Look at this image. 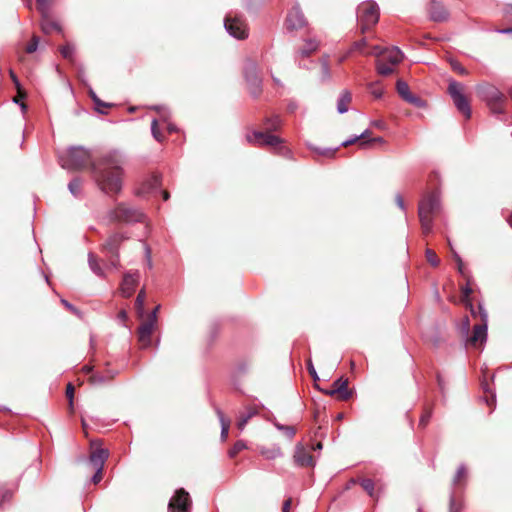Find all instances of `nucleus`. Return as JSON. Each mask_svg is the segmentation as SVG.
Segmentation results:
<instances>
[{"instance_id":"f257e3e1","label":"nucleus","mask_w":512,"mask_h":512,"mask_svg":"<svg viewBox=\"0 0 512 512\" xmlns=\"http://www.w3.org/2000/svg\"><path fill=\"white\" fill-rule=\"evenodd\" d=\"M123 155L110 151L102 155L97 161L91 163L93 178L101 191L106 194H119L122 190Z\"/></svg>"},{"instance_id":"f03ea898","label":"nucleus","mask_w":512,"mask_h":512,"mask_svg":"<svg viewBox=\"0 0 512 512\" xmlns=\"http://www.w3.org/2000/svg\"><path fill=\"white\" fill-rule=\"evenodd\" d=\"M90 161V151L83 147H71L59 156L61 167L71 171L84 168Z\"/></svg>"},{"instance_id":"7ed1b4c3","label":"nucleus","mask_w":512,"mask_h":512,"mask_svg":"<svg viewBox=\"0 0 512 512\" xmlns=\"http://www.w3.org/2000/svg\"><path fill=\"white\" fill-rule=\"evenodd\" d=\"M440 209V197L437 193H431L425 197L419 204L418 214L422 230L425 234L432 231V215Z\"/></svg>"},{"instance_id":"20e7f679","label":"nucleus","mask_w":512,"mask_h":512,"mask_svg":"<svg viewBox=\"0 0 512 512\" xmlns=\"http://www.w3.org/2000/svg\"><path fill=\"white\" fill-rule=\"evenodd\" d=\"M357 11L362 33L369 30L379 20V7L376 2H362Z\"/></svg>"},{"instance_id":"39448f33","label":"nucleus","mask_w":512,"mask_h":512,"mask_svg":"<svg viewBox=\"0 0 512 512\" xmlns=\"http://www.w3.org/2000/svg\"><path fill=\"white\" fill-rule=\"evenodd\" d=\"M463 90L464 86L461 83L455 80H450L448 92L453 100L454 105L458 111L461 112L466 118H470L471 108L466 96L463 93Z\"/></svg>"},{"instance_id":"423d86ee","label":"nucleus","mask_w":512,"mask_h":512,"mask_svg":"<svg viewBox=\"0 0 512 512\" xmlns=\"http://www.w3.org/2000/svg\"><path fill=\"white\" fill-rule=\"evenodd\" d=\"M109 217L115 221L130 223L140 221L143 218V213L134 207L120 203L110 211Z\"/></svg>"},{"instance_id":"0eeeda50","label":"nucleus","mask_w":512,"mask_h":512,"mask_svg":"<svg viewBox=\"0 0 512 512\" xmlns=\"http://www.w3.org/2000/svg\"><path fill=\"white\" fill-rule=\"evenodd\" d=\"M190 509L191 499L189 493L183 488L178 489L169 501L168 512H190Z\"/></svg>"},{"instance_id":"6e6552de","label":"nucleus","mask_w":512,"mask_h":512,"mask_svg":"<svg viewBox=\"0 0 512 512\" xmlns=\"http://www.w3.org/2000/svg\"><path fill=\"white\" fill-rule=\"evenodd\" d=\"M478 312L481 316L482 323L477 324L473 328V334L468 338L467 342L471 345L476 346L478 343L482 344L487 339V319L488 315L484 307L480 304L478 306Z\"/></svg>"},{"instance_id":"1a4fd4ad","label":"nucleus","mask_w":512,"mask_h":512,"mask_svg":"<svg viewBox=\"0 0 512 512\" xmlns=\"http://www.w3.org/2000/svg\"><path fill=\"white\" fill-rule=\"evenodd\" d=\"M478 96L489 105H497L503 99V94L489 83H482L476 86Z\"/></svg>"},{"instance_id":"9d476101","label":"nucleus","mask_w":512,"mask_h":512,"mask_svg":"<svg viewBox=\"0 0 512 512\" xmlns=\"http://www.w3.org/2000/svg\"><path fill=\"white\" fill-rule=\"evenodd\" d=\"M155 314L148 315V317L142 322L138 328V340L143 348L150 346L151 335L156 327Z\"/></svg>"},{"instance_id":"9b49d317","label":"nucleus","mask_w":512,"mask_h":512,"mask_svg":"<svg viewBox=\"0 0 512 512\" xmlns=\"http://www.w3.org/2000/svg\"><path fill=\"white\" fill-rule=\"evenodd\" d=\"M226 31L234 38L242 40L248 37L245 23L238 17H227L224 22Z\"/></svg>"},{"instance_id":"f8f14e48","label":"nucleus","mask_w":512,"mask_h":512,"mask_svg":"<svg viewBox=\"0 0 512 512\" xmlns=\"http://www.w3.org/2000/svg\"><path fill=\"white\" fill-rule=\"evenodd\" d=\"M246 140L248 143L253 145H266V146H277L282 141L279 137L264 133L260 131H253L252 133L246 134Z\"/></svg>"},{"instance_id":"ddd939ff","label":"nucleus","mask_w":512,"mask_h":512,"mask_svg":"<svg viewBox=\"0 0 512 512\" xmlns=\"http://www.w3.org/2000/svg\"><path fill=\"white\" fill-rule=\"evenodd\" d=\"M285 25L290 31L301 29L306 25L305 16L298 5L288 12Z\"/></svg>"},{"instance_id":"4468645a","label":"nucleus","mask_w":512,"mask_h":512,"mask_svg":"<svg viewBox=\"0 0 512 512\" xmlns=\"http://www.w3.org/2000/svg\"><path fill=\"white\" fill-rule=\"evenodd\" d=\"M129 237L124 233H114L108 237V239L103 244V249L107 253L114 256L116 259L118 258L119 247L121 243L127 240Z\"/></svg>"},{"instance_id":"2eb2a0df","label":"nucleus","mask_w":512,"mask_h":512,"mask_svg":"<svg viewBox=\"0 0 512 512\" xmlns=\"http://www.w3.org/2000/svg\"><path fill=\"white\" fill-rule=\"evenodd\" d=\"M140 275L139 272H129L124 275L122 284H121V292L125 297H130L138 284Z\"/></svg>"},{"instance_id":"dca6fc26","label":"nucleus","mask_w":512,"mask_h":512,"mask_svg":"<svg viewBox=\"0 0 512 512\" xmlns=\"http://www.w3.org/2000/svg\"><path fill=\"white\" fill-rule=\"evenodd\" d=\"M427 11L430 19L435 22L445 21L449 17V12L443 2H431Z\"/></svg>"},{"instance_id":"f3484780","label":"nucleus","mask_w":512,"mask_h":512,"mask_svg":"<svg viewBox=\"0 0 512 512\" xmlns=\"http://www.w3.org/2000/svg\"><path fill=\"white\" fill-rule=\"evenodd\" d=\"M294 461L296 465L302 467L314 466L313 457L309 454L302 443H298L294 451Z\"/></svg>"},{"instance_id":"a211bd4d","label":"nucleus","mask_w":512,"mask_h":512,"mask_svg":"<svg viewBox=\"0 0 512 512\" xmlns=\"http://www.w3.org/2000/svg\"><path fill=\"white\" fill-rule=\"evenodd\" d=\"M245 78L250 85L251 93L254 96H257L261 91V80L257 76L256 66L254 64H251L246 68Z\"/></svg>"},{"instance_id":"6ab92c4d","label":"nucleus","mask_w":512,"mask_h":512,"mask_svg":"<svg viewBox=\"0 0 512 512\" xmlns=\"http://www.w3.org/2000/svg\"><path fill=\"white\" fill-rule=\"evenodd\" d=\"M328 395L338 394L341 400H348L352 393L348 390V380L339 378L333 383V389L327 391Z\"/></svg>"},{"instance_id":"aec40b11","label":"nucleus","mask_w":512,"mask_h":512,"mask_svg":"<svg viewBox=\"0 0 512 512\" xmlns=\"http://www.w3.org/2000/svg\"><path fill=\"white\" fill-rule=\"evenodd\" d=\"M404 58L403 52L398 47L386 48L382 54L383 61L388 62L392 66L399 64Z\"/></svg>"},{"instance_id":"412c9836","label":"nucleus","mask_w":512,"mask_h":512,"mask_svg":"<svg viewBox=\"0 0 512 512\" xmlns=\"http://www.w3.org/2000/svg\"><path fill=\"white\" fill-rule=\"evenodd\" d=\"M319 48V42L316 39H307L303 47L299 48L295 53V59L305 58L316 52Z\"/></svg>"},{"instance_id":"4be33fe9","label":"nucleus","mask_w":512,"mask_h":512,"mask_svg":"<svg viewBox=\"0 0 512 512\" xmlns=\"http://www.w3.org/2000/svg\"><path fill=\"white\" fill-rule=\"evenodd\" d=\"M109 452L104 448H96L90 455L89 461L93 468H103Z\"/></svg>"},{"instance_id":"5701e85b","label":"nucleus","mask_w":512,"mask_h":512,"mask_svg":"<svg viewBox=\"0 0 512 512\" xmlns=\"http://www.w3.org/2000/svg\"><path fill=\"white\" fill-rule=\"evenodd\" d=\"M352 96L351 93L347 90H344L337 101V111L340 114H343L348 111V104L351 102Z\"/></svg>"},{"instance_id":"b1692460","label":"nucleus","mask_w":512,"mask_h":512,"mask_svg":"<svg viewBox=\"0 0 512 512\" xmlns=\"http://www.w3.org/2000/svg\"><path fill=\"white\" fill-rule=\"evenodd\" d=\"M115 374L113 371H107L105 374H93L89 380L93 385H102L112 380Z\"/></svg>"},{"instance_id":"393cba45","label":"nucleus","mask_w":512,"mask_h":512,"mask_svg":"<svg viewBox=\"0 0 512 512\" xmlns=\"http://www.w3.org/2000/svg\"><path fill=\"white\" fill-rule=\"evenodd\" d=\"M258 413L257 409L255 407H248L247 411L245 413H242L239 416L237 427L242 431L244 430L246 424L248 421Z\"/></svg>"},{"instance_id":"a878e982","label":"nucleus","mask_w":512,"mask_h":512,"mask_svg":"<svg viewBox=\"0 0 512 512\" xmlns=\"http://www.w3.org/2000/svg\"><path fill=\"white\" fill-rule=\"evenodd\" d=\"M41 28H42V31L46 34H49L53 31H59V32L61 31L60 25L56 21H54L46 16L43 18V20L41 22Z\"/></svg>"},{"instance_id":"bb28decb","label":"nucleus","mask_w":512,"mask_h":512,"mask_svg":"<svg viewBox=\"0 0 512 512\" xmlns=\"http://www.w3.org/2000/svg\"><path fill=\"white\" fill-rule=\"evenodd\" d=\"M376 69L377 72L382 76H388L394 72V66L386 61H383V59L376 60Z\"/></svg>"},{"instance_id":"cd10ccee","label":"nucleus","mask_w":512,"mask_h":512,"mask_svg":"<svg viewBox=\"0 0 512 512\" xmlns=\"http://www.w3.org/2000/svg\"><path fill=\"white\" fill-rule=\"evenodd\" d=\"M260 453L263 457H265L268 460H273L282 456V451L278 446H274L272 448L262 447L260 448Z\"/></svg>"},{"instance_id":"c85d7f7f","label":"nucleus","mask_w":512,"mask_h":512,"mask_svg":"<svg viewBox=\"0 0 512 512\" xmlns=\"http://www.w3.org/2000/svg\"><path fill=\"white\" fill-rule=\"evenodd\" d=\"M216 413L221 424V438L222 440H225L228 436L230 421L225 418L223 412L220 409H216Z\"/></svg>"},{"instance_id":"c756f323","label":"nucleus","mask_w":512,"mask_h":512,"mask_svg":"<svg viewBox=\"0 0 512 512\" xmlns=\"http://www.w3.org/2000/svg\"><path fill=\"white\" fill-rule=\"evenodd\" d=\"M145 298H146V294H145L144 290H141L138 293L137 298L135 300L136 312H137L138 317L141 319L144 317V314H145V309H144Z\"/></svg>"},{"instance_id":"7c9ffc66","label":"nucleus","mask_w":512,"mask_h":512,"mask_svg":"<svg viewBox=\"0 0 512 512\" xmlns=\"http://www.w3.org/2000/svg\"><path fill=\"white\" fill-rule=\"evenodd\" d=\"M321 64V81L325 82L331 78L330 66L328 56H323L320 59Z\"/></svg>"},{"instance_id":"2f4dec72","label":"nucleus","mask_w":512,"mask_h":512,"mask_svg":"<svg viewBox=\"0 0 512 512\" xmlns=\"http://www.w3.org/2000/svg\"><path fill=\"white\" fill-rule=\"evenodd\" d=\"M281 126V119L279 116H272L265 121V128L268 131L277 130Z\"/></svg>"},{"instance_id":"473e14b6","label":"nucleus","mask_w":512,"mask_h":512,"mask_svg":"<svg viewBox=\"0 0 512 512\" xmlns=\"http://www.w3.org/2000/svg\"><path fill=\"white\" fill-rule=\"evenodd\" d=\"M397 92L399 95L406 101L409 95L412 93L410 92L409 86L406 82L399 80L397 82Z\"/></svg>"},{"instance_id":"72a5a7b5","label":"nucleus","mask_w":512,"mask_h":512,"mask_svg":"<svg viewBox=\"0 0 512 512\" xmlns=\"http://www.w3.org/2000/svg\"><path fill=\"white\" fill-rule=\"evenodd\" d=\"M88 263H89V267L90 269L98 276H102L103 275V270L101 269V267L99 266L98 262H97V259L96 257L90 253L89 256H88Z\"/></svg>"},{"instance_id":"f704fd0d","label":"nucleus","mask_w":512,"mask_h":512,"mask_svg":"<svg viewBox=\"0 0 512 512\" xmlns=\"http://www.w3.org/2000/svg\"><path fill=\"white\" fill-rule=\"evenodd\" d=\"M68 189L73 196H79L81 193V180L79 178L71 180L68 184Z\"/></svg>"},{"instance_id":"c9c22d12","label":"nucleus","mask_w":512,"mask_h":512,"mask_svg":"<svg viewBox=\"0 0 512 512\" xmlns=\"http://www.w3.org/2000/svg\"><path fill=\"white\" fill-rule=\"evenodd\" d=\"M274 426L289 439H292L296 433L295 428L293 426L282 425L278 422H275Z\"/></svg>"},{"instance_id":"e433bc0d","label":"nucleus","mask_w":512,"mask_h":512,"mask_svg":"<svg viewBox=\"0 0 512 512\" xmlns=\"http://www.w3.org/2000/svg\"><path fill=\"white\" fill-rule=\"evenodd\" d=\"M75 52V47L71 43H67L60 48L61 55L68 60H73V55Z\"/></svg>"},{"instance_id":"4c0bfd02","label":"nucleus","mask_w":512,"mask_h":512,"mask_svg":"<svg viewBox=\"0 0 512 512\" xmlns=\"http://www.w3.org/2000/svg\"><path fill=\"white\" fill-rule=\"evenodd\" d=\"M361 486L369 494V496L372 498L375 497L374 482L371 479H363L361 481Z\"/></svg>"},{"instance_id":"58836bf2","label":"nucleus","mask_w":512,"mask_h":512,"mask_svg":"<svg viewBox=\"0 0 512 512\" xmlns=\"http://www.w3.org/2000/svg\"><path fill=\"white\" fill-rule=\"evenodd\" d=\"M246 448V444L243 441H237L234 446L229 450L228 454L230 458H234L240 451Z\"/></svg>"},{"instance_id":"ea45409f","label":"nucleus","mask_w":512,"mask_h":512,"mask_svg":"<svg viewBox=\"0 0 512 512\" xmlns=\"http://www.w3.org/2000/svg\"><path fill=\"white\" fill-rule=\"evenodd\" d=\"M425 255H426V259L427 261L434 267L438 266L439 265V259L436 255V253L431 250V249H427L426 252H425Z\"/></svg>"},{"instance_id":"a19ab883","label":"nucleus","mask_w":512,"mask_h":512,"mask_svg":"<svg viewBox=\"0 0 512 512\" xmlns=\"http://www.w3.org/2000/svg\"><path fill=\"white\" fill-rule=\"evenodd\" d=\"M368 135H369V130H365L360 135H356V136H354V137H352V138H350L348 140L343 141L341 145L342 146H348V145L354 144L357 141H359L360 139L366 138Z\"/></svg>"},{"instance_id":"79ce46f5","label":"nucleus","mask_w":512,"mask_h":512,"mask_svg":"<svg viewBox=\"0 0 512 512\" xmlns=\"http://www.w3.org/2000/svg\"><path fill=\"white\" fill-rule=\"evenodd\" d=\"M40 39L38 36H33L30 43L26 46V52L31 54L37 51Z\"/></svg>"},{"instance_id":"37998d69","label":"nucleus","mask_w":512,"mask_h":512,"mask_svg":"<svg viewBox=\"0 0 512 512\" xmlns=\"http://www.w3.org/2000/svg\"><path fill=\"white\" fill-rule=\"evenodd\" d=\"M406 102L416 106V107H425L426 103L424 100H422L421 98L411 94L409 95V97L407 98Z\"/></svg>"},{"instance_id":"c03bdc74","label":"nucleus","mask_w":512,"mask_h":512,"mask_svg":"<svg viewBox=\"0 0 512 512\" xmlns=\"http://www.w3.org/2000/svg\"><path fill=\"white\" fill-rule=\"evenodd\" d=\"M462 293H463V301L466 303V305L470 306L471 312L474 315L475 311L472 308L471 302L469 301V296L472 293V289L469 286H466L463 288Z\"/></svg>"},{"instance_id":"a18cd8bd","label":"nucleus","mask_w":512,"mask_h":512,"mask_svg":"<svg viewBox=\"0 0 512 512\" xmlns=\"http://www.w3.org/2000/svg\"><path fill=\"white\" fill-rule=\"evenodd\" d=\"M466 475V467L464 465H460L457 469V472L453 479V484L456 485L459 481Z\"/></svg>"},{"instance_id":"49530a36","label":"nucleus","mask_w":512,"mask_h":512,"mask_svg":"<svg viewBox=\"0 0 512 512\" xmlns=\"http://www.w3.org/2000/svg\"><path fill=\"white\" fill-rule=\"evenodd\" d=\"M12 499V492L10 491H4L1 495V501H0V506L2 508L5 507L6 504H9V502L11 501Z\"/></svg>"},{"instance_id":"de8ad7c7","label":"nucleus","mask_w":512,"mask_h":512,"mask_svg":"<svg viewBox=\"0 0 512 512\" xmlns=\"http://www.w3.org/2000/svg\"><path fill=\"white\" fill-rule=\"evenodd\" d=\"M451 66H452L454 71H456L457 73H459L461 75H467L468 74V71L460 63H458L457 61H451Z\"/></svg>"},{"instance_id":"09e8293b","label":"nucleus","mask_w":512,"mask_h":512,"mask_svg":"<svg viewBox=\"0 0 512 512\" xmlns=\"http://www.w3.org/2000/svg\"><path fill=\"white\" fill-rule=\"evenodd\" d=\"M157 124H158L157 120L153 119L152 122H151V132H152L153 137L157 141H160L161 140V136H160V132L157 129Z\"/></svg>"},{"instance_id":"8fccbe9b","label":"nucleus","mask_w":512,"mask_h":512,"mask_svg":"<svg viewBox=\"0 0 512 512\" xmlns=\"http://www.w3.org/2000/svg\"><path fill=\"white\" fill-rule=\"evenodd\" d=\"M66 396L69 399V405L72 408L73 407L74 387L70 383L67 385V388H66Z\"/></svg>"},{"instance_id":"3c124183","label":"nucleus","mask_w":512,"mask_h":512,"mask_svg":"<svg viewBox=\"0 0 512 512\" xmlns=\"http://www.w3.org/2000/svg\"><path fill=\"white\" fill-rule=\"evenodd\" d=\"M370 91L375 98H380L383 95L382 88L378 87L376 84L370 85Z\"/></svg>"},{"instance_id":"603ef678","label":"nucleus","mask_w":512,"mask_h":512,"mask_svg":"<svg viewBox=\"0 0 512 512\" xmlns=\"http://www.w3.org/2000/svg\"><path fill=\"white\" fill-rule=\"evenodd\" d=\"M307 366H308V371L311 375V377L314 379V380H319V377L317 375V372L313 366V363L311 360H308V363H307Z\"/></svg>"},{"instance_id":"864d4df0","label":"nucleus","mask_w":512,"mask_h":512,"mask_svg":"<svg viewBox=\"0 0 512 512\" xmlns=\"http://www.w3.org/2000/svg\"><path fill=\"white\" fill-rule=\"evenodd\" d=\"M94 469H95V474L92 477V481H93V483L97 484L102 479L103 468H94Z\"/></svg>"},{"instance_id":"5fc2aeb1","label":"nucleus","mask_w":512,"mask_h":512,"mask_svg":"<svg viewBox=\"0 0 512 512\" xmlns=\"http://www.w3.org/2000/svg\"><path fill=\"white\" fill-rule=\"evenodd\" d=\"M366 46H367V40L365 38H363L354 43L353 49L362 51V49Z\"/></svg>"},{"instance_id":"6e6d98bb","label":"nucleus","mask_w":512,"mask_h":512,"mask_svg":"<svg viewBox=\"0 0 512 512\" xmlns=\"http://www.w3.org/2000/svg\"><path fill=\"white\" fill-rule=\"evenodd\" d=\"M337 149H321V150H317L319 154L323 155V156H326V157H332L334 154H335V151Z\"/></svg>"},{"instance_id":"4d7b16f0","label":"nucleus","mask_w":512,"mask_h":512,"mask_svg":"<svg viewBox=\"0 0 512 512\" xmlns=\"http://www.w3.org/2000/svg\"><path fill=\"white\" fill-rule=\"evenodd\" d=\"M62 304L68 308L71 312L75 313V314H79V311L77 310V308H75L72 304H70L67 300L65 299H62L61 300Z\"/></svg>"},{"instance_id":"13d9d810","label":"nucleus","mask_w":512,"mask_h":512,"mask_svg":"<svg viewBox=\"0 0 512 512\" xmlns=\"http://www.w3.org/2000/svg\"><path fill=\"white\" fill-rule=\"evenodd\" d=\"M383 52H384V49H382L381 47H379V46L373 47L372 54L377 56V59L382 57Z\"/></svg>"},{"instance_id":"bf43d9fd","label":"nucleus","mask_w":512,"mask_h":512,"mask_svg":"<svg viewBox=\"0 0 512 512\" xmlns=\"http://www.w3.org/2000/svg\"><path fill=\"white\" fill-rule=\"evenodd\" d=\"M430 416L431 414L429 412L424 414L420 419L419 425L424 427L428 423Z\"/></svg>"},{"instance_id":"052dcab7","label":"nucleus","mask_w":512,"mask_h":512,"mask_svg":"<svg viewBox=\"0 0 512 512\" xmlns=\"http://www.w3.org/2000/svg\"><path fill=\"white\" fill-rule=\"evenodd\" d=\"M94 104L96 105V110L99 113H104V111L102 109H100V107H109L110 106L109 104L102 102L100 99H99L98 103H94Z\"/></svg>"},{"instance_id":"680f3d73","label":"nucleus","mask_w":512,"mask_h":512,"mask_svg":"<svg viewBox=\"0 0 512 512\" xmlns=\"http://www.w3.org/2000/svg\"><path fill=\"white\" fill-rule=\"evenodd\" d=\"M291 504H292L291 499H287V500L283 503L282 512H289V511H290V508H291Z\"/></svg>"},{"instance_id":"e2e57ef3","label":"nucleus","mask_w":512,"mask_h":512,"mask_svg":"<svg viewBox=\"0 0 512 512\" xmlns=\"http://www.w3.org/2000/svg\"><path fill=\"white\" fill-rule=\"evenodd\" d=\"M14 84H15V87H16V89H17L18 95H19L20 97H25L26 95H25V93H24V92H23V90H22V87H21V84H20L19 80H17L16 82H14Z\"/></svg>"},{"instance_id":"0e129e2a","label":"nucleus","mask_w":512,"mask_h":512,"mask_svg":"<svg viewBox=\"0 0 512 512\" xmlns=\"http://www.w3.org/2000/svg\"><path fill=\"white\" fill-rule=\"evenodd\" d=\"M373 141L383 142V139H382L381 137H379V138L372 139V140H370V141H362V142L360 143V147H361V148H365L366 146H368V145H369V143H370V142H373Z\"/></svg>"},{"instance_id":"69168bd1","label":"nucleus","mask_w":512,"mask_h":512,"mask_svg":"<svg viewBox=\"0 0 512 512\" xmlns=\"http://www.w3.org/2000/svg\"><path fill=\"white\" fill-rule=\"evenodd\" d=\"M396 203L397 205L402 209L404 210L405 209V206H404V201H403V198L401 195H396Z\"/></svg>"},{"instance_id":"338daca9","label":"nucleus","mask_w":512,"mask_h":512,"mask_svg":"<svg viewBox=\"0 0 512 512\" xmlns=\"http://www.w3.org/2000/svg\"><path fill=\"white\" fill-rule=\"evenodd\" d=\"M298 105L295 102H291L288 104L287 109L289 112H294L297 109Z\"/></svg>"},{"instance_id":"774afa93","label":"nucleus","mask_w":512,"mask_h":512,"mask_svg":"<svg viewBox=\"0 0 512 512\" xmlns=\"http://www.w3.org/2000/svg\"><path fill=\"white\" fill-rule=\"evenodd\" d=\"M506 15L512 16V2L507 5L505 8Z\"/></svg>"}]
</instances>
